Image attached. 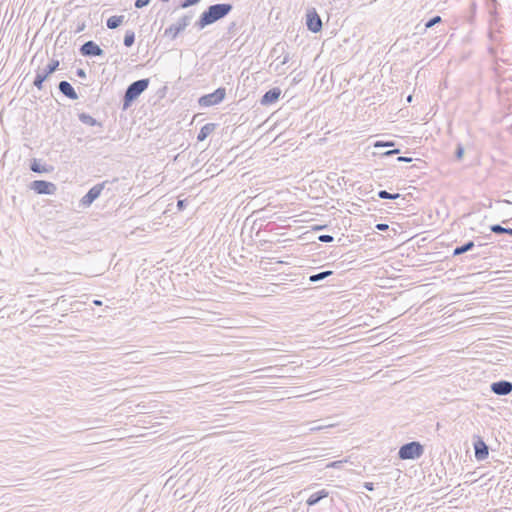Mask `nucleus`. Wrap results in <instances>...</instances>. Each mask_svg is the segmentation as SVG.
I'll return each mask as SVG.
<instances>
[{
  "instance_id": "f257e3e1",
  "label": "nucleus",
  "mask_w": 512,
  "mask_h": 512,
  "mask_svg": "<svg viewBox=\"0 0 512 512\" xmlns=\"http://www.w3.org/2000/svg\"><path fill=\"white\" fill-rule=\"evenodd\" d=\"M232 9L233 5L230 3H217L210 5L201 13L199 19L195 22V27L198 30H202L206 26L226 17Z\"/></svg>"
},
{
  "instance_id": "f03ea898",
  "label": "nucleus",
  "mask_w": 512,
  "mask_h": 512,
  "mask_svg": "<svg viewBox=\"0 0 512 512\" xmlns=\"http://www.w3.org/2000/svg\"><path fill=\"white\" fill-rule=\"evenodd\" d=\"M149 83L150 80L148 78H143L128 85L122 99L123 110H126L131 106V104L148 88Z\"/></svg>"
},
{
  "instance_id": "7ed1b4c3",
  "label": "nucleus",
  "mask_w": 512,
  "mask_h": 512,
  "mask_svg": "<svg viewBox=\"0 0 512 512\" xmlns=\"http://www.w3.org/2000/svg\"><path fill=\"white\" fill-rule=\"evenodd\" d=\"M60 62L58 59H51L50 62L46 65L45 68L36 70V75L33 81V85L38 89L42 90L44 87V82L49 79V77L58 70Z\"/></svg>"
},
{
  "instance_id": "20e7f679",
  "label": "nucleus",
  "mask_w": 512,
  "mask_h": 512,
  "mask_svg": "<svg viewBox=\"0 0 512 512\" xmlns=\"http://www.w3.org/2000/svg\"><path fill=\"white\" fill-rule=\"evenodd\" d=\"M424 453V447L420 442L412 441L402 445L398 456L402 460H414L420 458Z\"/></svg>"
},
{
  "instance_id": "39448f33",
  "label": "nucleus",
  "mask_w": 512,
  "mask_h": 512,
  "mask_svg": "<svg viewBox=\"0 0 512 512\" xmlns=\"http://www.w3.org/2000/svg\"><path fill=\"white\" fill-rule=\"evenodd\" d=\"M191 14H186L178 19V21L174 24H171L169 27H167L164 31V36L170 38L171 40H174L177 38V36L186 29L187 26L190 25V22L192 20Z\"/></svg>"
},
{
  "instance_id": "423d86ee",
  "label": "nucleus",
  "mask_w": 512,
  "mask_h": 512,
  "mask_svg": "<svg viewBox=\"0 0 512 512\" xmlns=\"http://www.w3.org/2000/svg\"><path fill=\"white\" fill-rule=\"evenodd\" d=\"M225 96L226 89L224 87H219L214 92L201 96L198 103L201 107L218 105L225 99Z\"/></svg>"
},
{
  "instance_id": "0eeeda50",
  "label": "nucleus",
  "mask_w": 512,
  "mask_h": 512,
  "mask_svg": "<svg viewBox=\"0 0 512 512\" xmlns=\"http://www.w3.org/2000/svg\"><path fill=\"white\" fill-rule=\"evenodd\" d=\"M106 184L107 181H104L91 187L89 191L82 197L80 201L81 205L84 207L90 206L101 195V192L103 191Z\"/></svg>"
},
{
  "instance_id": "6e6552de",
  "label": "nucleus",
  "mask_w": 512,
  "mask_h": 512,
  "mask_svg": "<svg viewBox=\"0 0 512 512\" xmlns=\"http://www.w3.org/2000/svg\"><path fill=\"white\" fill-rule=\"evenodd\" d=\"M30 188L37 194L53 195L57 187L54 183L45 180H35L31 182Z\"/></svg>"
},
{
  "instance_id": "1a4fd4ad",
  "label": "nucleus",
  "mask_w": 512,
  "mask_h": 512,
  "mask_svg": "<svg viewBox=\"0 0 512 512\" xmlns=\"http://www.w3.org/2000/svg\"><path fill=\"white\" fill-rule=\"evenodd\" d=\"M79 51L80 54L85 57H96L104 55V50L93 40H89L81 45Z\"/></svg>"
},
{
  "instance_id": "9d476101",
  "label": "nucleus",
  "mask_w": 512,
  "mask_h": 512,
  "mask_svg": "<svg viewBox=\"0 0 512 512\" xmlns=\"http://www.w3.org/2000/svg\"><path fill=\"white\" fill-rule=\"evenodd\" d=\"M306 26L313 33H318L322 29V20L315 9L307 13Z\"/></svg>"
},
{
  "instance_id": "9b49d317",
  "label": "nucleus",
  "mask_w": 512,
  "mask_h": 512,
  "mask_svg": "<svg viewBox=\"0 0 512 512\" xmlns=\"http://www.w3.org/2000/svg\"><path fill=\"white\" fill-rule=\"evenodd\" d=\"M490 388L494 394L499 396H506L512 392V382L507 380H500L493 382Z\"/></svg>"
},
{
  "instance_id": "f8f14e48",
  "label": "nucleus",
  "mask_w": 512,
  "mask_h": 512,
  "mask_svg": "<svg viewBox=\"0 0 512 512\" xmlns=\"http://www.w3.org/2000/svg\"><path fill=\"white\" fill-rule=\"evenodd\" d=\"M281 95V90L278 87L271 88L266 91L264 95L261 97L260 103L264 106L271 105L275 103Z\"/></svg>"
},
{
  "instance_id": "ddd939ff",
  "label": "nucleus",
  "mask_w": 512,
  "mask_h": 512,
  "mask_svg": "<svg viewBox=\"0 0 512 512\" xmlns=\"http://www.w3.org/2000/svg\"><path fill=\"white\" fill-rule=\"evenodd\" d=\"M474 451H475V457L479 461L485 460L489 455V448H488L487 444L481 438H479L474 443Z\"/></svg>"
},
{
  "instance_id": "4468645a",
  "label": "nucleus",
  "mask_w": 512,
  "mask_h": 512,
  "mask_svg": "<svg viewBox=\"0 0 512 512\" xmlns=\"http://www.w3.org/2000/svg\"><path fill=\"white\" fill-rule=\"evenodd\" d=\"M58 89L67 98H69L71 100L78 99V94L76 93L75 89L68 81H65V80L60 81L58 84Z\"/></svg>"
},
{
  "instance_id": "2eb2a0df",
  "label": "nucleus",
  "mask_w": 512,
  "mask_h": 512,
  "mask_svg": "<svg viewBox=\"0 0 512 512\" xmlns=\"http://www.w3.org/2000/svg\"><path fill=\"white\" fill-rule=\"evenodd\" d=\"M329 496V491L326 489L319 490L309 496L306 501L308 506H314L319 503L322 499L327 498Z\"/></svg>"
},
{
  "instance_id": "dca6fc26",
  "label": "nucleus",
  "mask_w": 512,
  "mask_h": 512,
  "mask_svg": "<svg viewBox=\"0 0 512 512\" xmlns=\"http://www.w3.org/2000/svg\"><path fill=\"white\" fill-rule=\"evenodd\" d=\"M215 128H216L215 123L205 124L204 126L201 127V129L197 135V140L199 142L204 141L215 130Z\"/></svg>"
},
{
  "instance_id": "f3484780",
  "label": "nucleus",
  "mask_w": 512,
  "mask_h": 512,
  "mask_svg": "<svg viewBox=\"0 0 512 512\" xmlns=\"http://www.w3.org/2000/svg\"><path fill=\"white\" fill-rule=\"evenodd\" d=\"M475 247L474 241L470 240L465 242L464 244L457 246L454 248L452 255L453 256H459L466 252L471 251Z\"/></svg>"
},
{
  "instance_id": "a211bd4d",
  "label": "nucleus",
  "mask_w": 512,
  "mask_h": 512,
  "mask_svg": "<svg viewBox=\"0 0 512 512\" xmlns=\"http://www.w3.org/2000/svg\"><path fill=\"white\" fill-rule=\"evenodd\" d=\"M78 118H79L80 122H82L85 125L102 126V124L100 122H98L94 117H92L91 115H89L87 113H84V112L80 113L78 115Z\"/></svg>"
},
{
  "instance_id": "6ab92c4d",
  "label": "nucleus",
  "mask_w": 512,
  "mask_h": 512,
  "mask_svg": "<svg viewBox=\"0 0 512 512\" xmlns=\"http://www.w3.org/2000/svg\"><path fill=\"white\" fill-rule=\"evenodd\" d=\"M124 21V16L123 15H114V16H111L107 19L106 21V26L109 28V29H116L118 28Z\"/></svg>"
},
{
  "instance_id": "aec40b11",
  "label": "nucleus",
  "mask_w": 512,
  "mask_h": 512,
  "mask_svg": "<svg viewBox=\"0 0 512 512\" xmlns=\"http://www.w3.org/2000/svg\"><path fill=\"white\" fill-rule=\"evenodd\" d=\"M332 274H333V271H331V270H326V271H322V272H319L316 274H312L309 276V281L311 283H316L318 281L326 279L327 277L331 276Z\"/></svg>"
},
{
  "instance_id": "412c9836",
  "label": "nucleus",
  "mask_w": 512,
  "mask_h": 512,
  "mask_svg": "<svg viewBox=\"0 0 512 512\" xmlns=\"http://www.w3.org/2000/svg\"><path fill=\"white\" fill-rule=\"evenodd\" d=\"M125 355L129 358V362L142 363L144 362L143 353L141 351L127 352Z\"/></svg>"
},
{
  "instance_id": "4be33fe9",
  "label": "nucleus",
  "mask_w": 512,
  "mask_h": 512,
  "mask_svg": "<svg viewBox=\"0 0 512 512\" xmlns=\"http://www.w3.org/2000/svg\"><path fill=\"white\" fill-rule=\"evenodd\" d=\"M490 231L495 234H508L512 236V228H505L500 224H493L490 226Z\"/></svg>"
},
{
  "instance_id": "5701e85b",
  "label": "nucleus",
  "mask_w": 512,
  "mask_h": 512,
  "mask_svg": "<svg viewBox=\"0 0 512 512\" xmlns=\"http://www.w3.org/2000/svg\"><path fill=\"white\" fill-rule=\"evenodd\" d=\"M135 42V33L132 30H127L124 36L123 44L126 47H131Z\"/></svg>"
},
{
  "instance_id": "b1692460",
  "label": "nucleus",
  "mask_w": 512,
  "mask_h": 512,
  "mask_svg": "<svg viewBox=\"0 0 512 512\" xmlns=\"http://www.w3.org/2000/svg\"><path fill=\"white\" fill-rule=\"evenodd\" d=\"M378 197L381 198V199H392V200H396L398 198L401 197V195L399 193H389L388 191L386 190H380L378 191Z\"/></svg>"
},
{
  "instance_id": "393cba45",
  "label": "nucleus",
  "mask_w": 512,
  "mask_h": 512,
  "mask_svg": "<svg viewBox=\"0 0 512 512\" xmlns=\"http://www.w3.org/2000/svg\"><path fill=\"white\" fill-rule=\"evenodd\" d=\"M30 169L35 172V173H44V172H47L48 170L46 169L45 166L41 165L40 163H38L36 160H34L31 165H30Z\"/></svg>"
},
{
  "instance_id": "a878e982",
  "label": "nucleus",
  "mask_w": 512,
  "mask_h": 512,
  "mask_svg": "<svg viewBox=\"0 0 512 512\" xmlns=\"http://www.w3.org/2000/svg\"><path fill=\"white\" fill-rule=\"evenodd\" d=\"M442 22V18L439 16V15H436L434 17H432L431 19H429L426 23H425V28H431L433 27L434 25L438 24V23H441Z\"/></svg>"
},
{
  "instance_id": "bb28decb",
  "label": "nucleus",
  "mask_w": 512,
  "mask_h": 512,
  "mask_svg": "<svg viewBox=\"0 0 512 512\" xmlns=\"http://www.w3.org/2000/svg\"><path fill=\"white\" fill-rule=\"evenodd\" d=\"M200 1L201 0H183V1H181L179 7L182 9H185V8H188V7L198 4Z\"/></svg>"
},
{
  "instance_id": "cd10ccee",
  "label": "nucleus",
  "mask_w": 512,
  "mask_h": 512,
  "mask_svg": "<svg viewBox=\"0 0 512 512\" xmlns=\"http://www.w3.org/2000/svg\"><path fill=\"white\" fill-rule=\"evenodd\" d=\"M347 462V460H338V461H333V462H330L326 465V468H335V469H340L343 467V464Z\"/></svg>"
},
{
  "instance_id": "c85d7f7f",
  "label": "nucleus",
  "mask_w": 512,
  "mask_h": 512,
  "mask_svg": "<svg viewBox=\"0 0 512 512\" xmlns=\"http://www.w3.org/2000/svg\"><path fill=\"white\" fill-rule=\"evenodd\" d=\"M390 146H394L393 141H376L374 143L375 148H384V147H390Z\"/></svg>"
},
{
  "instance_id": "c756f323",
  "label": "nucleus",
  "mask_w": 512,
  "mask_h": 512,
  "mask_svg": "<svg viewBox=\"0 0 512 512\" xmlns=\"http://www.w3.org/2000/svg\"><path fill=\"white\" fill-rule=\"evenodd\" d=\"M464 155V148L461 144H458L455 150V158L457 160H461Z\"/></svg>"
},
{
  "instance_id": "7c9ffc66",
  "label": "nucleus",
  "mask_w": 512,
  "mask_h": 512,
  "mask_svg": "<svg viewBox=\"0 0 512 512\" xmlns=\"http://www.w3.org/2000/svg\"><path fill=\"white\" fill-rule=\"evenodd\" d=\"M318 240L323 243H330L334 240V237L328 234H322L318 237Z\"/></svg>"
},
{
  "instance_id": "2f4dec72",
  "label": "nucleus",
  "mask_w": 512,
  "mask_h": 512,
  "mask_svg": "<svg viewBox=\"0 0 512 512\" xmlns=\"http://www.w3.org/2000/svg\"><path fill=\"white\" fill-rule=\"evenodd\" d=\"M151 0H135L134 2V6L137 8V9H141L145 6H147L149 3H150Z\"/></svg>"
},
{
  "instance_id": "473e14b6",
  "label": "nucleus",
  "mask_w": 512,
  "mask_h": 512,
  "mask_svg": "<svg viewBox=\"0 0 512 512\" xmlns=\"http://www.w3.org/2000/svg\"><path fill=\"white\" fill-rule=\"evenodd\" d=\"M333 425H318V426H313V427H310L309 428V432H317V431H321L323 429H326V428H330L332 427Z\"/></svg>"
},
{
  "instance_id": "72a5a7b5",
  "label": "nucleus",
  "mask_w": 512,
  "mask_h": 512,
  "mask_svg": "<svg viewBox=\"0 0 512 512\" xmlns=\"http://www.w3.org/2000/svg\"><path fill=\"white\" fill-rule=\"evenodd\" d=\"M399 153H400V149H393V150H389V151L383 152L382 155L383 156H392V155H396V154H399Z\"/></svg>"
},
{
  "instance_id": "f704fd0d",
  "label": "nucleus",
  "mask_w": 512,
  "mask_h": 512,
  "mask_svg": "<svg viewBox=\"0 0 512 512\" xmlns=\"http://www.w3.org/2000/svg\"><path fill=\"white\" fill-rule=\"evenodd\" d=\"M76 75H77L78 77H80V78H86V72H85V70H84V69H82V68H78V69L76 70Z\"/></svg>"
},
{
  "instance_id": "c9c22d12",
  "label": "nucleus",
  "mask_w": 512,
  "mask_h": 512,
  "mask_svg": "<svg viewBox=\"0 0 512 512\" xmlns=\"http://www.w3.org/2000/svg\"><path fill=\"white\" fill-rule=\"evenodd\" d=\"M363 487L368 491L374 490V484L372 482H364Z\"/></svg>"
},
{
  "instance_id": "e433bc0d",
  "label": "nucleus",
  "mask_w": 512,
  "mask_h": 512,
  "mask_svg": "<svg viewBox=\"0 0 512 512\" xmlns=\"http://www.w3.org/2000/svg\"><path fill=\"white\" fill-rule=\"evenodd\" d=\"M397 161L409 163V162L412 161V158L411 157H406V156H399L397 158Z\"/></svg>"
},
{
  "instance_id": "4c0bfd02",
  "label": "nucleus",
  "mask_w": 512,
  "mask_h": 512,
  "mask_svg": "<svg viewBox=\"0 0 512 512\" xmlns=\"http://www.w3.org/2000/svg\"><path fill=\"white\" fill-rule=\"evenodd\" d=\"M177 207L178 210H183L186 207V200H178Z\"/></svg>"
},
{
  "instance_id": "58836bf2",
  "label": "nucleus",
  "mask_w": 512,
  "mask_h": 512,
  "mask_svg": "<svg viewBox=\"0 0 512 512\" xmlns=\"http://www.w3.org/2000/svg\"><path fill=\"white\" fill-rule=\"evenodd\" d=\"M376 228L380 231H385L388 229V225L387 224H384V223H380V224H377L376 225Z\"/></svg>"
},
{
  "instance_id": "ea45409f",
  "label": "nucleus",
  "mask_w": 512,
  "mask_h": 512,
  "mask_svg": "<svg viewBox=\"0 0 512 512\" xmlns=\"http://www.w3.org/2000/svg\"><path fill=\"white\" fill-rule=\"evenodd\" d=\"M290 57L289 54H285L283 57V60L281 61V64H286L289 61Z\"/></svg>"
},
{
  "instance_id": "a19ab883",
  "label": "nucleus",
  "mask_w": 512,
  "mask_h": 512,
  "mask_svg": "<svg viewBox=\"0 0 512 512\" xmlns=\"http://www.w3.org/2000/svg\"><path fill=\"white\" fill-rule=\"evenodd\" d=\"M324 228H326V225H317L314 227V230H322Z\"/></svg>"
},
{
  "instance_id": "79ce46f5",
  "label": "nucleus",
  "mask_w": 512,
  "mask_h": 512,
  "mask_svg": "<svg viewBox=\"0 0 512 512\" xmlns=\"http://www.w3.org/2000/svg\"><path fill=\"white\" fill-rule=\"evenodd\" d=\"M85 25L82 24L81 26H79L76 30V32H81L83 29H84Z\"/></svg>"
},
{
  "instance_id": "37998d69",
  "label": "nucleus",
  "mask_w": 512,
  "mask_h": 512,
  "mask_svg": "<svg viewBox=\"0 0 512 512\" xmlns=\"http://www.w3.org/2000/svg\"><path fill=\"white\" fill-rule=\"evenodd\" d=\"M411 101H412V95H409V96L407 97V102H411Z\"/></svg>"
},
{
  "instance_id": "c03bdc74",
  "label": "nucleus",
  "mask_w": 512,
  "mask_h": 512,
  "mask_svg": "<svg viewBox=\"0 0 512 512\" xmlns=\"http://www.w3.org/2000/svg\"><path fill=\"white\" fill-rule=\"evenodd\" d=\"M94 304H96V305H101V301H99V300H95V301H94Z\"/></svg>"
},
{
  "instance_id": "a18cd8bd",
  "label": "nucleus",
  "mask_w": 512,
  "mask_h": 512,
  "mask_svg": "<svg viewBox=\"0 0 512 512\" xmlns=\"http://www.w3.org/2000/svg\"><path fill=\"white\" fill-rule=\"evenodd\" d=\"M162 2H168L169 0H161Z\"/></svg>"
}]
</instances>
